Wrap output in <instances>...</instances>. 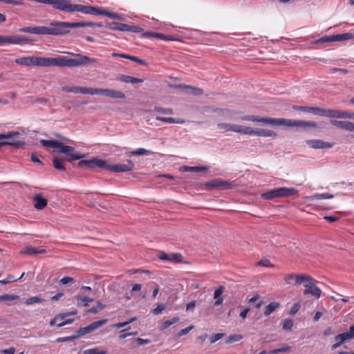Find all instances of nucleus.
Wrapping results in <instances>:
<instances>
[{
    "mask_svg": "<svg viewBox=\"0 0 354 354\" xmlns=\"http://www.w3.org/2000/svg\"><path fill=\"white\" fill-rule=\"evenodd\" d=\"M298 190L294 187H279L269 190L261 194L264 200H272L276 198H285L297 195Z\"/></svg>",
    "mask_w": 354,
    "mask_h": 354,
    "instance_id": "nucleus-1",
    "label": "nucleus"
},
{
    "mask_svg": "<svg viewBox=\"0 0 354 354\" xmlns=\"http://www.w3.org/2000/svg\"><path fill=\"white\" fill-rule=\"evenodd\" d=\"M48 62L49 57L34 56L20 57L15 60L16 64L26 66H36L48 67Z\"/></svg>",
    "mask_w": 354,
    "mask_h": 354,
    "instance_id": "nucleus-2",
    "label": "nucleus"
},
{
    "mask_svg": "<svg viewBox=\"0 0 354 354\" xmlns=\"http://www.w3.org/2000/svg\"><path fill=\"white\" fill-rule=\"evenodd\" d=\"M51 35H62L70 32L71 28H77V22L54 21L50 23Z\"/></svg>",
    "mask_w": 354,
    "mask_h": 354,
    "instance_id": "nucleus-3",
    "label": "nucleus"
},
{
    "mask_svg": "<svg viewBox=\"0 0 354 354\" xmlns=\"http://www.w3.org/2000/svg\"><path fill=\"white\" fill-rule=\"evenodd\" d=\"M275 123V126H286L288 127L316 128L318 127L317 124L315 122L289 120L285 118H276Z\"/></svg>",
    "mask_w": 354,
    "mask_h": 354,
    "instance_id": "nucleus-4",
    "label": "nucleus"
},
{
    "mask_svg": "<svg viewBox=\"0 0 354 354\" xmlns=\"http://www.w3.org/2000/svg\"><path fill=\"white\" fill-rule=\"evenodd\" d=\"M48 66H59V67H77V62L75 58H68L67 57H58L56 58L49 57Z\"/></svg>",
    "mask_w": 354,
    "mask_h": 354,
    "instance_id": "nucleus-5",
    "label": "nucleus"
},
{
    "mask_svg": "<svg viewBox=\"0 0 354 354\" xmlns=\"http://www.w3.org/2000/svg\"><path fill=\"white\" fill-rule=\"evenodd\" d=\"M92 95H103L111 99H124L126 97L123 92L111 88H92Z\"/></svg>",
    "mask_w": 354,
    "mask_h": 354,
    "instance_id": "nucleus-6",
    "label": "nucleus"
},
{
    "mask_svg": "<svg viewBox=\"0 0 354 354\" xmlns=\"http://www.w3.org/2000/svg\"><path fill=\"white\" fill-rule=\"evenodd\" d=\"M107 322V319H101L96 322H94L89 324L88 326L86 327H82L80 328L77 332H76V337L80 338L86 334H88L97 328L102 327Z\"/></svg>",
    "mask_w": 354,
    "mask_h": 354,
    "instance_id": "nucleus-7",
    "label": "nucleus"
},
{
    "mask_svg": "<svg viewBox=\"0 0 354 354\" xmlns=\"http://www.w3.org/2000/svg\"><path fill=\"white\" fill-rule=\"evenodd\" d=\"M312 277L307 274H290L285 276L284 281L288 285L299 286L306 281H311Z\"/></svg>",
    "mask_w": 354,
    "mask_h": 354,
    "instance_id": "nucleus-8",
    "label": "nucleus"
},
{
    "mask_svg": "<svg viewBox=\"0 0 354 354\" xmlns=\"http://www.w3.org/2000/svg\"><path fill=\"white\" fill-rule=\"evenodd\" d=\"M46 4L50 5L54 9L71 12V0H46Z\"/></svg>",
    "mask_w": 354,
    "mask_h": 354,
    "instance_id": "nucleus-9",
    "label": "nucleus"
},
{
    "mask_svg": "<svg viewBox=\"0 0 354 354\" xmlns=\"http://www.w3.org/2000/svg\"><path fill=\"white\" fill-rule=\"evenodd\" d=\"M105 165L106 160L97 158H93L90 160H82L77 164V166L80 168L91 169L95 167L104 168Z\"/></svg>",
    "mask_w": 354,
    "mask_h": 354,
    "instance_id": "nucleus-10",
    "label": "nucleus"
},
{
    "mask_svg": "<svg viewBox=\"0 0 354 354\" xmlns=\"http://www.w3.org/2000/svg\"><path fill=\"white\" fill-rule=\"evenodd\" d=\"M305 283H306L304 285L306 289L304 291V295H306L310 294L316 299H319L321 296L322 290L315 286L317 281L312 278L311 281H306Z\"/></svg>",
    "mask_w": 354,
    "mask_h": 354,
    "instance_id": "nucleus-11",
    "label": "nucleus"
},
{
    "mask_svg": "<svg viewBox=\"0 0 354 354\" xmlns=\"http://www.w3.org/2000/svg\"><path fill=\"white\" fill-rule=\"evenodd\" d=\"M30 40L24 36H3L0 35V46L4 44H20L28 43Z\"/></svg>",
    "mask_w": 354,
    "mask_h": 354,
    "instance_id": "nucleus-12",
    "label": "nucleus"
},
{
    "mask_svg": "<svg viewBox=\"0 0 354 354\" xmlns=\"http://www.w3.org/2000/svg\"><path fill=\"white\" fill-rule=\"evenodd\" d=\"M128 165L124 164H117V165H109L106 162L104 166L105 169L114 171V172H125L130 171L133 169L134 165L131 160L128 161Z\"/></svg>",
    "mask_w": 354,
    "mask_h": 354,
    "instance_id": "nucleus-13",
    "label": "nucleus"
},
{
    "mask_svg": "<svg viewBox=\"0 0 354 354\" xmlns=\"http://www.w3.org/2000/svg\"><path fill=\"white\" fill-rule=\"evenodd\" d=\"M217 127L218 129L223 130L224 132L233 131L245 135L247 129V127L230 123H218Z\"/></svg>",
    "mask_w": 354,
    "mask_h": 354,
    "instance_id": "nucleus-14",
    "label": "nucleus"
},
{
    "mask_svg": "<svg viewBox=\"0 0 354 354\" xmlns=\"http://www.w3.org/2000/svg\"><path fill=\"white\" fill-rule=\"evenodd\" d=\"M245 135L257 136L262 137H276L277 133L270 129H253L252 127H247Z\"/></svg>",
    "mask_w": 354,
    "mask_h": 354,
    "instance_id": "nucleus-15",
    "label": "nucleus"
},
{
    "mask_svg": "<svg viewBox=\"0 0 354 354\" xmlns=\"http://www.w3.org/2000/svg\"><path fill=\"white\" fill-rule=\"evenodd\" d=\"M99 8L91 6H84L82 4H73L71 12H80L84 14L98 15Z\"/></svg>",
    "mask_w": 354,
    "mask_h": 354,
    "instance_id": "nucleus-16",
    "label": "nucleus"
},
{
    "mask_svg": "<svg viewBox=\"0 0 354 354\" xmlns=\"http://www.w3.org/2000/svg\"><path fill=\"white\" fill-rule=\"evenodd\" d=\"M330 124L337 128L344 129L350 132H354V122L348 120H331ZM354 138V134L352 135Z\"/></svg>",
    "mask_w": 354,
    "mask_h": 354,
    "instance_id": "nucleus-17",
    "label": "nucleus"
},
{
    "mask_svg": "<svg viewBox=\"0 0 354 354\" xmlns=\"http://www.w3.org/2000/svg\"><path fill=\"white\" fill-rule=\"evenodd\" d=\"M68 54L76 57L75 60L78 63L77 64L78 66H86L88 64H94V63H96L97 61L95 58H91L86 55H84L79 54V53L75 54L73 53H68Z\"/></svg>",
    "mask_w": 354,
    "mask_h": 354,
    "instance_id": "nucleus-18",
    "label": "nucleus"
},
{
    "mask_svg": "<svg viewBox=\"0 0 354 354\" xmlns=\"http://www.w3.org/2000/svg\"><path fill=\"white\" fill-rule=\"evenodd\" d=\"M243 120L261 122L266 124L276 125V118H258L254 115H245L241 118Z\"/></svg>",
    "mask_w": 354,
    "mask_h": 354,
    "instance_id": "nucleus-19",
    "label": "nucleus"
},
{
    "mask_svg": "<svg viewBox=\"0 0 354 354\" xmlns=\"http://www.w3.org/2000/svg\"><path fill=\"white\" fill-rule=\"evenodd\" d=\"M308 146L313 149H328L333 146V144L324 142L322 140H308L306 141Z\"/></svg>",
    "mask_w": 354,
    "mask_h": 354,
    "instance_id": "nucleus-20",
    "label": "nucleus"
},
{
    "mask_svg": "<svg viewBox=\"0 0 354 354\" xmlns=\"http://www.w3.org/2000/svg\"><path fill=\"white\" fill-rule=\"evenodd\" d=\"M66 152H64V154L67 156V160L69 162H72L76 160H81L86 157L85 154H77L75 153V149L71 146L66 147Z\"/></svg>",
    "mask_w": 354,
    "mask_h": 354,
    "instance_id": "nucleus-21",
    "label": "nucleus"
},
{
    "mask_svg": "<svg viewBox=\"0 0 354 354\" xmlns=\"http://www.w3.org/2000/svg\"><path fill=\"white\" fill-rule=\"evenodd\" d=\"M62 90L68 93H82V94H90L92 95V88H86L82 86H62Z\"/></svg>",
    "mask_w": 354,
    "mask_h": 354,
    "instance_id": "nucleus-22",
    "label": "nucleus"
},
{
    "mask_svg": "<svg viewBox=\"0 0 354 354\" xmlns=\"http://www.w3.org/2000/svg\"><path fill=\"white\" fill-rule=\"evenodd\" d=\"M116 80L118 81H120L122 82H124V83L133 84L142 83L144 81L142 79H140V78H137V77H131V76H129V75H122V74L118 75L116 77Z\"/></svg>",
    "mask_w": 354,
    "mask_h": 354,
    "instance_id": "nucleus-23",
    "label": "nucleus"
},
{
    "mask_svg": "<svg viewBox=\"0 0 354 354\" xmlns=\"http://www.w3.org/2000/svg\"><path fill=\"white\" fill-rule=\"evenodd\" d=\"M310 113H312L316 115H318V116L331 118L332 109H322V108H319V107L312 106Z\"/></svg>",
    "mask_w": 354,
    "mask_h": 354,
    "instance_id": "nucleus-24",
    "label": "nucleus"
},
{
    "mask_svg": "<svg viewBox=\"0 0 354 354\" xmlns=\"http://www.w3.org/2000/svg\"><path fill=\"white\" fill-rule=\"evenodd\" d=\"M34 201L35 202L34 207L39 210L44 209L48 203L47 200L43 198L40 194H36L34 196Z\"/></svg>",
    "mask_w": 354,
    "mask_h": 354,
    "instance_id": "nucleus-25",
    "label": "nucleus"
},
{
    "mask_svg": "<svg viewBox=\"0 0 354 354\" xmlns=\"http://www.w3.org/2000/svg\"><path fill=\"white\" fill-rule=\"evenodd\" d=\"M350 339L347 333H342L335 337V344L332 346V350L339 348L345 341Z\"/></svg>",
    "mask_w": 354,
    "mask_h": 354,
    "instance_id": "nucleus-26",
    "label": "nucleus"
},
{
    "mask_svg": "<svg viewBox=\"0 0 354 354\" xmlns=\"http://www.w3.org/2000/svg\"><path fill=\"white\" fill-rule=\"evenodd\" d=\"M23 253L31 256L39 254H45L46 253V250L44 248H34L32 246H27L24 249Z\"/></svg>",
    "mask_w": 354,
    "mask_h": 354,
    "instance_id": "nucleus-27",
    "label": "nucleus"
},
{
    "mask_svg": "<svg viewBox=\"0 0 354 354\" xmlns=\"http://www.w3.org/2000/svg\"><path fill=\"white\" fill-rule=\"evenodd\" d=\"M180 88H183L185 90H187L191 94L195 96H199L203 94V89L197 87H194L192 86L186 85V84H180L178 86Z\"/></svg>",
    "mask_w": 354,
    "mask_h": 354,
    "instance_id": "nucleus-28",
    "label": "nucleus"
},
{
    "mask_svg": "<svg viewBox=\"0 0 354 354\" xmlns=\"http://www.w3.org/2000/svg\"><path fill=\"white\" fill-rule=\"evenodd\" d=\"M350 113L346 111L332 109L331 118L349 119Z\"/></svg>",
    "mask_w": 354,
    "mask_h": 354,
    "instance_id": "nucleus-29",
    "label": "nucleus"
},
{
    "mask_svg": "<svg viewBox=\"0 0 354 354\" xmlns=\"http://www.w3.org/2000/svg\"><path fill=\"white\" fill-rule=\"evenodd\" d=\"M98 15H104V16L109 17L111 19H120V20L123 19V17L121 15H119L115 12H109V11L105 10L104 9L101 8H99Z\"/></svg>",
    "mask_w": 354,
    "mask_h": 354,
    "instance_id": "nucleus-30",
    "label": "nucleus"
},
{
    "mask_svg": "<svg viewBox=\"0 0 354 354\" xmlns=\"http://www.w3.org/2000/svg\"><path fill=\"white\" fill-rule=\"evenodd\" d=\"M65 159L59 158L58 157H54L53 158V167L59 170V171H65L66 168L64 165Z\"/></svg>",
    "mask_w": 354,
    "mask_h": 354,
    "instance_id": "nucleus-31",
    "label": "nucleus"
},
{
    "mask_svg": "<svg viewBox=\"0 0 354 354\" xmlns=\"http://www.w3.org/2000/svg\"><path fill=\"white\" fill-rule=\"evenodd\" d=\"M25 145L24 141L16 140V141H6L5 140H0V148L3 145H10L15 148H20Z\"/></svg>",
    "mask_w": 354,
    "mask_h": 354,
    "instance_id": "nucleus-32",
    "label": "nucleus"
},
{
    "mask_svg": "<svg viewBox=\"0 0 354 354\" xmlns=\"http://www.w3.org/2000/svg\"><path fill=\"white\" fill-rule=\"evenodd\" d=\"M281 304L277 301L270 302L266 308L264 315L268 316L273 313L277 308L280 307Z\"/></svg>",
    "mask_w": 354,
    "mask_h": 354,
    "instance_id": "nucleus-33",
    "label": "nucleus"
},
{
    "mask_svg": "<svg viewBox=\"0 0 354 354\" xmlns=\"http://www.w3.org/2000/svg\"><path fill=\"white\" fill-rule=\"evenodd\" d=\"M204 186L207 189H212L215 188L221 187V179L220 178H215L212 180L206 182L204 184Z\"/></svg>",
    "mask_w": 354,
    "mask_h": 354,
    "instance_id": "nucleus-34",
    "label": "nucleus"
},
{
    "mask_svg": "<svg viewBox=\"0 0 354 354\" xmlns=\"http://www.w3.org/2000/svg\"><path fill=\"white\" fill-rule=\"evenodd\" d=\"M93 299L88 297H77V305L78 306H88L89 303L92 302Z\"/></svg>",
    "mask_w": 354,
    "mask_h": 354,
    "instance_id": "nucleus-35",
    "label": "nucleus"
},
{
    "mask_svg": "<svg viewBox=\"0 0 354 354\" xmlns=\"http://www.w3.org/2000/svg\"><path fill=\"white\" fill-rule=\"evenodd\" d=\"M40 142L41 145L45 147L55 148V147L60 145V141L54 140H41Z\"/></svg>",
    "mask_w": 354,
    "mask_h": 354,
    "instance_id": "nucleus-36",
    "label": "nucleus"
},
{
    "mask_svg": "<svg viewBox=\"0 0 354 354\" xmlns=\"http://www.w3.org/2000/svg\"><path fill=\"white\" fill-rule=\"evenodd\" d=\"M156 120L158 121H162V122H167V123L182 124L184 122L183 120L175 119L174 118H165V117H161V116H156Z\"/></svg>",
    "mask_w": 354,
    "mask_h": 354,
    "instance_id": "nucleus-37",
    "label": "nucleus"
},
{
    "mask_svg": "<svg viewBox=\"0 0 354 354\" xmlns=\"http://www.w3.org/2000/svg\"><path fill=\"white\" fill-rule=\"evenodd\" d=\"M35 34L37 35H50L51 26H36Z\"/></svg>",
    "mask_w": 354,
    "mask_h": 354,
    "instance_id": "nucleus-38",
    "label": "nucleus"
},
{
    "mask_svg": "<svg viewBox=\"0 0 354 354\" xmlns=\"http://www.w3.org/2000/svg\"><path fill=\"white\" fill-rule=\"evenodd\" d=\"M333 41L348 40L353 37V35L351 33L333 35Z\"/></svg>",
    "mask_w": 354,
    "mask_h": 354,
    "instance_id": "nucleus-39",
    "label": "nucleus"
},
{
    "mask_svg": "<svg viewBox=\"0 0 354 354\" xmlns=\"http://www.w3.org/2000/svg\"><path fill=\"white\" fill-rule=\"evenodd\" d=\"M333 198V195L331 194L326 193V194H317L310 196V199L311 201L313 200H320V199H330Z\"/></svg>",
    "mask_w": 354,
    "mask_h": 354,
    "instance_id": "nucleus-40",
    "label": "nucleus"
},
{
    "mask_svg": "<svg viewBox=\"0 0 354 354\" xmlns=\"http://www.w3.org/2000/svg\"><path fill=\"white\" fill-rule=\"evenodd\" d=\"M24 274H25V273L23 272L22 274L18 279H16L12 274H8V277H7V279H3V280H0V283L2 284V285H6V284L10 283L11 282L16 281L17 280L21 279L24 276Z\"/></svg>",
    "mask_w": 354,
    "mask_h": 354,
    "instance_id": "nucleus-41",
    "label": "nucleus"
},
{
    "mask_svg": "<svg viewBox=\"0 0 354 354\" xmlns=\"http://www.w3.org/2000/svg\"><path fill=\"white\" fill-rule=\"evenodd\" d=\"M238 184L236 181H225L221 179V187H223L225 189H232L234 187H236Z\"/></svg>",
    "mask_w": 354,
    "mask_h": 354,
    "instance_id": "nucleus-42",
    "label": "nucleus"
},
{
    "mask_svg": "<svg viewBox=\"0 0 354 354\" xmlns=\"http://www.w3.org/2000/svg\"><path fill=\"white\" fill-rule=\"evenodd\" d=\"M129 153L131 156H143L151 154L152 153V151L147 150L145 149L140 148L134 151H131L129 152Z\"/></svg>",
    "mask_w": 354,
    "mask_h": 354,
    "instance_id": "nucleus-43",
    "label": "nucleus"
},
{
    "mask_svg": "<svg viewBox=\"0 0 354 354\" xmlns=\"http://www.w3.org/2000/svg\"><path fill=\"white\" fill-rule=\"evenodd\" d=\"M243 335L241 334L231 335L228 336V337L227 338V339L225 341V343L226 344H232L234 342L240 341L241 339H243Z\"/></svg>",
    "mask_w": 354,
    "mask_h": 354,
    "instance_id": "nucleus-44",
    "label": "nucleus"
},
{
    "mask_svg": "<svg viewBox=\"0 0 354 354\" xmlns=\"http://www.w3.org/2000/svg\"><path fill=\"white\" fill-rule=\"evenodd\" d=\"M105 306H106L105 304H102L100 301H97L96 306H93L92 308H91L88 310V313H93V314H95L99 310L104 309L105 308Z\"/></svg>",
    "mask_w": 354,
    "mask_h": 354,
    "instance_id": "nucleus-45",
    "label": "nucleus"
},
{
    "mask_svg": "<svg viewBox=\"0 0 354 354\" xmlns=\"http://www.w3.org/2000/svg\"><path fill=\"white\" fill-rule=\"evenodd\" d=\"M179 320L178 317H174L172 319L164 322L162 324V329H166L174 324H176Z\"/></svg>",
    "mask_w": 354,
    "mask_h": 354,
    "instance_id": "nucleus-46",
    "label": "nucleus"
},
{
    "mask_svg": "<svg viewBox=\"0 0 354 354\" xmlns=\"http://www.w3.org/2000/svg\"><path fill=\"white\" fill-rule=\"evenodd\" d=\"M77 28L80 27H86V26H97V27H102L103 25L102 23H96V22H77Z\"/></svg>",
    "mask_w": 354,
    "mask_h": 354,
    "instance_id": "nucleus-47",
    "label": "nucleus"
},
{
    "mask_svg": "<svg viewBox=\"0 0 354 354\" xmlns=\"http://www.w3.org/2000/svg\"><path fill=\"white\" fill-rule=\"evenodd\" d=\"M84 354H107V351L105 350L101 351L98 348H94L85 350Z\"/></svg>",
    "mask_w": 354,
    "mask_h": 354,
    "instance_id": "nucleus-48",
    "label": "nucleus"
},
{
    "mask_svg": "<svg viewBox=\"0 0 354 354\" xmlns=\"http://www.w3.org/2000/svg\"><path fill=\"white\" fill-rule=\"evenodd\" d=\"M43 299H41V297H38V296H35V297H29L28 298L26 301H25V304L26 305H31V304H36V303H40L41 301H43Z\"/></svg>",
    "mask_w": 354,
    "mask_h": 354,
    "instance_id": "nucleus-49",
    "label": "nucleus"
},
{
    "mask_svg": "<svg viewBox=\"0 0 354 354\" xmlns=\"http://www.w3.org/2000/svg\"><path fill=\"white\" fill-rule=\"evenodd\" d=\"M294 325V322L292 319H287L284 320L283 323V329L285 330H290Z\"/></svg>",
    "mask_w": 354,
    "mask_h": 354,
    "instance_id": "nucleus-50",
    "label": "nucleus"
},
{
    "mask_svg": "<svg viewBox=\"0 0 354 354\" xmlns=\"http://www.w3.org/2000/svg\"><path fill=\"white\" fill-rule=\"evenodd\" d=\"M154 111H156V112L162 113V114H169V115L173 114V110L170 108L165 109V108H162L160 106H155Z\"/></svg>",
    "mask_w": 354,
    "mask_h": 354,
    "instance_id": "nucleus-51",
    "label": "nucleus"
},
{
    "mask_svg": "<svg viewBox=\"0 0 354 354\" xmlns=\"http://www.w3.org/2000/svg\"><path fill=\"white\" fill-rule=\"evenodd\" d=\"M1 297V301H14L17 300L19 298V295H2Z\"/></svg>",
    "mask_w": 354,
    "mask_h": 354,
    "instance_id": "nucleus-52",
    "label": "nucleus"
},
{
    "mask_svg": "<svg viewBox=\"0 0 354 354\" xmlns=\"http://www.w3.org/2000/svg\"><path fill=\"white\" fill-rule=\"evenodd\" d=\"M221 111L222 113L223 118L226 120H230L233 119V116L235 113L234 112L230 111L228 109L221 110Z\"/></svg>",
    "mask_w": 354,
    "mask_h": 354,
    "instance_id": "nucleus-53",
    "label": "nucleus"
},
{
    "mask_svg": "<svg viewBox=\"0 0 354 354\" xmlns=\"http://www.w3.org/2000/svg\"><path fill=\"white\" fill-rule=\"evenodd\" d=\"M291 347L287 345H285L280 348L274 349L270 351V354H279V353H285L288 352L290 350Z\"/></svg>",
    "mask_w": 354,
    "mask_h": 354,
    "instance_id": "nucleus-54",
    "label": "nucleus"
},
{
    "mask_svg": "<svg viewBox=\"0 0 354 354\" xmlns=\"http://www.w3.org/2000/svg\"><path fill=\"white\" fill-rule=\"evenodd\" d=\"M166 308V306L163 304H158L157 307L151 310V313L153 315H159Z\"/></svg>",
    "mask_w": 354,
    "mask_h": 354,
    "instance_id": "nucleus-55",
    "label": "nucleus"
},
{
    "mask_svg": "<svg viewBox=\"0 0 354 354\" xmlns=\"http://www.w3.org/2000/svg\"><path fill=\"white\" fill-rule=\"evenodd\" d=\"M120 23L118 22H107L106 26L112 30H120Z\"/></svg>",
    "mask_w": 354,
    "mask_h": 354,
    "instance_id": "nucleus-56",
    "label": "nucleus"
},
{
    "mask_svg": "<svg viewBox=\"0 0 354 354\" xmlns=\"http://www.w3.org/2000/svg\"><path fill=\"white\" fill-rule=\"evenodd\" d=\"M19 134V133L17 131H10V132H8V133H1L0 134V140L9 139V138H12V136H18Z\"/></svg>",
    "mask_w": 354,
    "mask_h": 354,
    "instance_id": "nucleus-57",
    "label": "nucleus"
},
{
    "mask_svg": "<svg viewBox=\"0 0 354 354\" xmlns=\"http://www.w3.org/2000/svg\"><path fill=\"white\" fill-rule=\"evenodd\" d=\"M127 59H129L131 61H133L134 62H136V63H138L139 64H141V65L146 64V62L145 60L141 59L139 57H136V56H132V55H127Z\"/></svg>",
    "mask_w": 354,
    "mask_h": 354,
    "instance_id": "nucleus-58",
    "label": "nucleus"
},
{
    "mask_svg": "<svg viewBox=\"0 0 354 354\" xmlns=\"http://www.w3.org/2000/svg\"><path fill=\"white\" fill-rule=\"evenodd\" d=\"M194 328V325H190L189 326L185 328H183L182 330H180L178 334H177V336L178 337H181V336H183V335H187L191 330H192L193 328Z\"/></svg>",
    "mask_w": 354,
    "mask_h": 354,
    "instance_id": "nucleus-59",
    "label": "nucleus"
},
{
    "mask_svg": "<svg viewBox=\"0 0 354 354\" xmlns=\"http://www.w3.org/2000/svg\"><path fill=\"white\" fill-rule=\"evenodd\" d=\"M76 339H77V337H76V334H75V335H72V336L57 338V342H71V341H73V340H75Z\"/></svg>",
    "mask_w": 354,
    "mask_h": 354,
    "instance_id": "nucleus-60",
    "label": "nucleus"
},
{
    "mask_svg": "<svg viewBox=\"0 0 354 354\" xmlns=\"http://www.w3.org/2000/svg\"><path fill=\"white\" fill-rule=\"evenodd\" d=\"M66 145H65L63 142H60V145L57 147H55V149L53 150V152L64 153V152H66Z\"/></svg>",
    "mask_w": 354,
    "mask_h": 354,
    "instance_id": "nucleus-61",
    "label": "nucleus"
},
{
    "mask_svg": "<svg viewBox=\"0 0 354 354\" xmlns=\"http://www.w3.org/2000/svg\"><path fill=\"white\" fill-rule=\"evenodd\" d=\"M225 335L224 333H216L210 337V343L214 344L221 339Z\"/></svg>",
    "mask_w": 354,
    "mask_h": 354,
    "instance_id": "nucleus-62",
    "label": "nucleus"
},
{
    "mask_svg": "<svg viewBox=\"0 0 354 354\" xmlns=\"http://www.w3.org/2000/svg\"><path fill=\"white\" fill-rule=\"evenodd\" d=\"M336 333V331L332 326L327 327L323 332V335L324 336H329L332 335H335Z\"/></svg>",
    "mask_w": 354,
    "mask_h": 354,
    "instance_id": "nucleus-63",
    "label": "nucleus"
},
{
    "mask_svg": "<svg viewBox=\"0 0 354 354\" xmlns=\"http://www.w3.org/2000/svg\"><path fill=\"white\" fill-rule=\"evenodd\" d=\"M223 291L224 287L223 286H220L219 287H218L214 291V298L221 297V295L223 294Z\"/></svg>",
    "mask_w": 354,
    "mask_h": 354,
    "instance_id": "nucleus-64",
    "label": "nucleus"
}]
</instances>
